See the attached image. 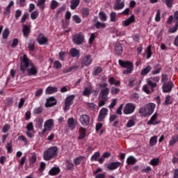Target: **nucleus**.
I'll use <instances>...</instances> for the list:
<instances>
[{"label": "nucleus", "instance_id": "f257e3e1", "mask_svg": "<svg viewBox=\"0 0 178 178\" xmlns=\"http://www.w3.org/2000/svg\"><path fill=\"white\" fill-rule=\"evenodd\" d=\"M20 70L22 73H24V72L26 71L28 76H37V73H38L37 67H35L34 63L27 58L26 54L20 58Z\"/></svg>", "mask_w": 178, "mask_h": 178}, {"label": "nucleus", "instance_id": "f03ea898", "mask_svg": "<svg viewBox=\"0 0 178 178\" xmlns=\"http://www.w3.org/2000/svg\"><path fill=\"white\" fill-rule=\"evenodd\" d=\"M159 76H154V77H150L147 79V85L143 86V90L146 92V94H151L152 91H154V88L156 87V83L159 81ZM150 87L152 88V90H149L148 88Z\"/></svg>", "mask_w": 178, "mask_h": 178}, {"label": "nucleus", "instance_id": "7ed1b4c3", "mask_svg": "<svg viewBox=\"0 0 178 178\" xmlns=\"http://www.w3.org/2000/svg\"><path fill=\"white\" fill-rule=\"evenodd\" d=\"M58 155V147H51L44 152L43 158L44 161H50Z\"/></svg>", "mask_w": 178, "mask_h": 178}, {"label": "nucleus", "instance_id": "20e7f679", "mask_svg": "<svg viewBox=\"0 0 178 178\" xmlns=\"http://www.w3.org/2000/svg\"><path fill=\"white\" fill-rule=\"evenodd\" d=\"M118 63L122 67L126 69L123 71V74H130L133 72V63L131 62L119 60Z\"/></svg>", "mask_w": 178, "mask_h": 178}, {"label": "nucleus", "instance_id": "39448f33", "mask_svg": "<svg viewBox=\"0 0 178 178\" xmlns=\"http://www.w3.org/2000/svg\"><path fill=\"white\" fill-rule=\"evenodd\" d=\"M72 41L76 45H81L85 41V36L83 33H79L73 35Z\"/></svg>", "mask_w": 178, "mask_h": 178}, {"label": "nucleus", "instance_id": "423d86ee", "mask_svg": "<svg viewBox=\"0 0 178 178\" xmlns=\"http://www.w3.org/2000/svg\"><path fill=\"white\" fill-rule=\"evenodd\" d=\"M136 111V105L131 103H127L124 107L123 113L124 115H131Z\"/></svg>", "mask_w": 178, "mask_h": 178}, {"label": "nucleus", "instance_id": "0eeeda50", "mask_svg": "<svg viewBox=\"0 0 178 178\" xmlns=\"http://www.w3.org/2000/svg\"><path fill=\"white\" fill-rule=\"evenodd\" d=\"M54 124L52 119L46 120L44 124V129H42V133H47V131L51 130V129H54Z\"/></svg>", "mask_w": 178, "mask_h": 178}, {"label": "nucleus", "instance_id": "6e6552de", "mask_svg": "<svg viewBox=\"0 0 178 178\" xmlns=\"http://www.w3.org/2000/svg\"><path fill=\"white\" fill-rule=\"evenodd\" d=\"M74 99V95H70L65 99V108H64L65 112H66V111H68L69 108L72 106V105L73 104Z\"/></svg>", "mask_w": 178, "mask_h": 178}, {"label": "nucleus", "instance_id": "1a4fd4ad", "mask_svg": "<svg viewBox=\"0 0 178 178\" xmlns=\"http://www.w3.org/2000/svg\"><path fill=\"white\" fill-rule=\"evenodd\" d=\"M108 112L109 111L108 110V108H102L99 113V115L97 118L98 121L102 122V120H104V119H105L106 116H108Z\"/></svg>", "mask_w": 178, "mask_h": 178}, {"label": "nucleus", "instance_id": "9d476101", "mask_svg": "<svg viewBox=\"0 0 178 178\" xmlns=\"http://www.w3.org/2000/svg\"><path fill=\"white\" fill-rule=\"evenodd\" d=\"M37 41L40 45H47L48 44V38L42 33L38 35Z\"/></svg>", "mask_w": 178, "mask_h": 178}, {"label": "nucleus", "instance_id": "9b49d317", "mask_svg": "<svg viewBox=\"0 0 178 178\" xmlns=\"http://www.w3.org/2000/svg\"><path fill=\"white\" fill-rule=\"evenodd\" d=\"M79 120L83 126H88L90 124V116L88 115H81Z\"/></svg>", "mask_w": 178, "mask_h": 178}, {"label": "nucleus", "instance_id": "f8f14e48", "mask_svg": "<svg viewBox=\"0 0 178 178\" xmlns=\"http://www.w3.org/2000/svg\"><path fill=\"white\" fill-rule=\"evenodd\" d=\"M82 65L84 66H90L92 63V58H91V55H86L82 58Z\"/></svg>", "mask_w": 178, "mask_h": 178}, {"label": "nucleus", "instance_id": "ddd939ff", "mask_svg": "<svg viewBox=\"0 0 178 178\" xmlns=\"http://www.w3.org/2000/svg\"><path fill=\"white\" fill-rule=\"evenodd\" d=\"M136 22V18L134 17V15H132L127 19L122 22V24L124 27H127V26H130L131 23H134Z\"/></svg>", "mask_w": 178, "mask_h": 178}, {"label": "nucleus", "instance_id": "4468645a", "mask_svg": "<svg viewBox=\"0 0 178 178\" xmlns=\"http://www.w3.org/2000/svg\"><path fill=\"white\" fill-rule=\"evenodd\" d=\"M139 113H140V115L142 116H144L145 118H147V116H151V114L149 113V111L147 106L141 107L139 110Z\"/></svg>", "mask_w": 178, "mask_h": 178}, {"label": "nucleus", "instance_id": "2eb2a0df", "mask_svg": "<svg viewBox=\"0 0 178 178\" xmlns=\"http://www.w3.org/2000/svg\"><path fill=\"white\" fill-rule=\"evenodd\" d=\"M173 87V83L172 82H168L163 85V92H170Z\"/></svg>", "mask_w": 178, "mask_h": 178}, {"label": "nucleus", "instance_id": "dca6fc26", "mask_svg": "<svg viewBox=\"0 0 178 178\" xmlns=\"http://www.w3.org/2000/svg\"><path fill=\"white\" fill-rule=\"evenodd\" d=\"M56 104V100L54 97H49L47 99V102L45 104L46 108H51V106H54V105Z\"/></svg>", "mask_w": 178, "mask_h": 178}, {"label": "nucleus", "instance_id": "f3484780", "mask_svg": "<svg viewBox=\"0 0 178 178\" xmlns=\"http://www.w3.org/2000/svg\"><path fill=\"white\" fill-rule=\"evenodd\" d=\"M100 95L102 99H108V95H109V88L102 89Z\"/></svg>", "mask_w": 178, "mask_h": 178}, {"label": "nucleus", "instance_id": "a211bd4d", "mask_svg": "<svg viewBox=\"0 0 178 178\" xmlns=\"http://www.w3.org/2000/svg\"><path fill=\"white\" fill-rule=\"evenodd\" d=\"M124 8V2H120V0H116L115 4L114 6V9L115 10H119L120 9H123Z\"/></svg>", "mask_w": 178, "mask_h": 178}, {"label": "nucleus", "instance_id": "6ab92c4d", "mask_svg": "<svg viewBox=\"0 0 178 178\" xmlns=\"http://www.w3.org/2000/svg\"><path fill=\"white\" fill-rule=\"evenodd\" d=\"M67 124L71 130H73L76 127V120L73 118H70L67 120Z\"/></svg>", "mask_w": 178, "mask_h": 178}, {"label": "nucleus", "instance_id": "aec40b11", "mask_svg": "<svg viewBox=\"0 0 178 178\" xmlns=\"http://www.w3.org/2000/svg\"><path fill=\"white\" fill-rule=\"evenodd\" d=\"M70 55L72 56V58H79L80 56V51L73 48L70 50Z\"/></svg>", "mask_w": 178, "mask_h": 178}, {"label": "nucleus", "instance_id": "412c9836", "mask_svg": "<svg viewBox=\"0 0 178 178\" xmlns=\"http://www.w3.org/2000/svg\"><path fill=\"white\" fill-rule=\"evenodd\" d=\"M120 166V162H113L108 165L107 168L109 170H114V169H118Z\"/></svg>", "mask_w": 178, "mask_h": 178}, {"label": "nucleus", "instance_id": "4be33fe9", "mask_svg": "<svg viewBox=\"0 0 178 178\" xmlns=\"http://www.w3.org/2000/svg\"><path fill=\"white\" fill-rule=\"evenodd\" d=\"M156 118H158V114L154 113L150 120L147 122V124H158L159 122H156Z\"/></svg>", "mask_w": 178, "mask_h": 178}, {"label": "nucleus", "instance_id": "5701e85b", "mask_svg": "<svg viewBox=\"0 0 178 178\" xmlns=\"http://www.w3.org/2000/svg\"><path fill=\"white\" fill-rule=\"evenodd\" d=\"M115 51L117 55H122V54H123V47L120 43L116 44Z\"/></svg>", "mask_w": 178, "mask_h": 178}, {"label": "nucleus", "instance_id": "b1692460", "mask_svg": "<svg viewBox=\"0 0 178 178\" xmlns=\"http://www.w3.org/2000/svg\"><path fill=\"white\" fill-rule=\"evenodd\" d=\"M156 106V105L154 103H149L146 105V107H147V110H149V113H150V115H152V113H154V111Z\"/></svg>", "mask_w": 178, "mask_h": 178}, {"label": "nucleus", "instance_id": "393cba45", "mask_svg": "<svg viewBox=\"0 0 178 178\" xmlns=\"http://www.w3.org/2000/svg\"><path fill=\"white\" fill-rule=\"evenodd\" d=\"M60 172V170L58 167H53L49 171V175L50 176H55L58 175Z\"/></svg>", "mask_w": 178, "mask_h": 178}, {"label": "nucleus", "instance_id": "a878e982", "mask_svg": "<svg viewBox=\"0 0 178 178\" xmlns=\"http://www.w3.org/2000/svg\"><path fill=\"white\" fill-rule=\"evenodd\" d=\"M86 138V129L81 127L79 129V136L78 137V140H83Z\"/></svg>", "mask_w": 178, "mask_h": 178}, {"label": "nucleus", "instance_id": "bb28decb", "mask_svg": "<svg viewBox=\"0 0 178 178\" xmlns=\"http://www.w3.org/2000/svg\"><path fill=\"white\" fill-rule=\"evenodd\" d=\"M58 91V88L56 87H52V86H49L47 88L45 92L46 94H54V92H56Z\"/></svg>", "mask_w": 178, "mask_h": 178}, {"label": "nucleus", "instance_id": "cd10ccee", "mask_svg": "<svg viewBox=\"0 0 178 178\" xmlns=\"http://www.w3.org/2000/svg\"><path fill=\"white\" fill-rule=\"evenodd\" d=\"M136 162H137V159H136L133 156H130L127 159V165H134Z\"/></svg>", "mask_w": 178, "mask_h": 178}, {"label": "nucleus", "instance_id": "c85d7f7f", "mask_svg": "<svg viewBox=\"0 0 178 178\" xmlns=\"http://www.w3.org/2000/svg\"><path fill=\"white\" fill-rule=\"evenodd\" d=\"M161 70L162 67L157 64L154 66V70L152 71V74H159V73H161Z\"/></svg>", "mask_w": 178, "mask_h": 178}, {"label": "nucleus", "instance_id": "c756f323", "mask_svg": "<svg viewBox=\"0 0 178 178\" xmlns=\"http://www.w3.org/2000/svg\"><path fill=\"white\" fill-rule=\"evenodd\" d=\"M151 70H152V67L151 66L148 65L147 67H146L143 70H142L140 74L142 76H145V74H148V73H149V72H151Z\"/></svg>", "mask_w": 178, "mask_h": 178}, {"label": "nucleus", "instance_id": "7c9ffc66", "mask_svg": "<svg viewBox=\"0 0 178 178\" xmlns=\"http://www.w3.org/2000/svg\"><path fill=\"white\" fill-rule=\"evenodd\" d=\"M84 159H86V157H84V156L76 157L74 160V165H76V166H77V165H80V163H81L83 162V161H84Z\"/></svg>", "mask_w": 178, "mask_h": 178}, {"label": "nucleus", "instance_id": "2f4dec72", "mask_svg": "<svg viewBox=\"0 0 178 178\" xmlns=\"http://www.w3.org/2000/svg\"><path fill=\"white\" fill-rule=\"evenodd\" d=\"M79 3H80V0H72L70 8L72 9V10H74V9H76V8L79 6Z\"/></svg>", "mask_w": 178, "mask_h": 178}, {"label": "nucleus", "instance_id": "473e14b6", "mask_svg": "<svg viewBox=\"0 0 178 178\" xmlns=\"http://www.w3.org/2000/svg\"><path fill=\"white\" fill-rule=\"evenodd\" d=\"M23 34L25 37H29V34H30V28L27 26V25H23Z\"/></svg>", "mask_w": 178, "mask_h": 178}, {"label": "nucleus", "instance_id": "72a5a7b5", "mask_svg": "<svg viewBox=\"0 0 178 178\" xmlns=\"http://www.w3.org/2000/svg\"><path fill=\"white\" fill-rule=\"evenodd\" d=\"M13 5H14L13 1H10L9 3V4L7 6V7L5 8L3 14L4 15H9V13H10V8H12V6H13Z\"/></svg>", "mask_w": 178, "mask_h": 178}, {"label": "nucleus", "instance_id": "f704fd0d", "mask_svg": "<svg viewBox=\"0 0 178 178\" xmlns=\"http://www.w3.org/2000/svg\"><path fill=\"white\" fill-rule=\"evenodd\" d=\"M158 137L157 136H153L149 140V145L150 147H154L158 142Z\"/></svg>", "mask_w": 178, "mask_h": 178}, {"label": "nucleus", "instance_id": "c9c22d12", "mask_svg": "<svg viewBox=\"0 0 178 178\" xmlns=\"http://www.w3.org/2000/svg\"><path fill=\"white\" fill-rule=\"evenodd\" d=\"M178 141V135H175L172 137V138L170 140L169 145L172 146L175 145V143Z\"/></svg>", "mask_w": 178, "mask_h": 178}, {"label": "nucleus", "instance_id": "e433bc0d", "mask_svg": "<svg viewBox=\"0 0 178 178\" xmlns=\"http://www.w3.org/2000/svg\"><path fill=\"white\" fill-rule=\"evenodd\" d=\"M149 164L152 165V166H158V165H159V158L152 159L150 161Z\"/></svg>", "mask_w": 178, "mask_h": 178}, {"label": "nucleus", "instance_id": "4c0bfd02", "mask_svg": "<svg viewBox=\"0 0 178 178\" xmlns=\"http://www.w3.org/2000/svg\"><path fill=\"white\" fill-rule=\"evenodd\" d=\"M99 19L102 22H106V14L103 11L99 13Z\"/></svg>", "mask_w": 178, "mask_h": 178}, {"label": "nucleus", "instance_id": "58836bf2", "mask_svg": "<svg viewBox=\"0 0 178 178\" xmlns=\"http://www.w3.org/2000/svg\"><path fill=\"white\" fill-rule=\"evenodd\" d=\"M95 26L96 29H105V27H106V24H105L104 23H102V22H97L95 24Z\"/></svg>", "mask_w": 178, "mask_h": 178}, {"label": "nucleus", "instance_id": "ea45409f", "mask_svg": "<svg viewBox=\"0 0 178 178\" xmlns=\"http://www.w3.org/2000/svg\"><path fill=\"white\" fill-rule=\"evenodd\" d=\"M135 125H136V121L134 120V119H130L127 122V127L128 128L133 127V126H135Z\"/></svg>", "mask_w": 178, "mask_h": 178}, {"label": "nucleus", "instance_id": "a19ab883", "mask_svg": "<svg viewBox=\"0 0 178 178\" xmlns=\"http://www.w3.org/2000/svg\"><path fill=\"white\" fill-rule=\"evenodd\" d=\"M91 91H92V89L91 88H86L83 92V95L85 97H87L91 94Z\"/></svg>", "mask_w": 178, "mask_h": 178}, {"label": "nucleus", "instance_id": "79ce46f5", "mask_svg": "<svg viewBox=\"0 0 178 178\" xmlns=\"http://www.w3.org/2000/svg\"><path fill=\"white\" fill-rule=\"evenodd\" d=\"M74 69H77V66L68 67L63 70V73H70Z\"/></svg>", "mask_w": 178, "mask_h": 178}, {"label": "nucleus", "instance_id": "37998d69", "mask_svg": "<svg viewBox=\"0 0 178 178\" xmlns=\"http://www.w3.org/2000/svg\"><path fill=\"white\" fill-rule=\"evenodd\" d=\"M29 162H31V163H35V162H37V155L35 154H32L30 157H29Z\"/></svg>", "mask_w": 178, "mask_h": 178}, {"label": "nucleus", "instance_id": "c03bdc74", "mask_svg": "<svg viewBox=\"0 0 178 178\" xmlns=\"http://www.w3.org/2000/svg\"><path fill=\"white\" fill-rule=\"evenodd\" d=\"M2 35H3V38L4 40H6V38L9 37V29L6 28L3 31Z\"/></svg>", "mask_w": 178, "mask_h": 178}, {"label": "nucleus", "instance_id": "a18cd8bd", "mask_svg": "<svg viewBox=\"0 0 178 178\" xmlns=\"http://www.w3.org/2000/svg\"><path fill=\"white\" fill-rule=\"evenodd\" d=\"M66 167L68 169V170H73L74 166H73V163L72 162V161H67Z\"/></svg>", "mask_w": 178, "mask_h": 178}, {"label": "nucleus", "instance_id": "49530a36", "mask_svg": "<svg viewBox=\"0 0 178 178\" xmlns=\"http://www.w3.org/2000/svg\"><path fill=\"white\" fill-rule=\"evenodd\" d=\"M99 152H95L90 158V161L92 162H94V161H97V159H98V158L99 157Z\"/></svg>", "mask_w": 178, "mask_h": 178}, {"label": "nucleus", "instance_id": "de8ad7c7", "mask_svg": "<svg viewBox=\"0 0 178 178\" xmlns=\"http://www.w3.org/2000/svg\"><path fill=\"white\" fill-rule=\"evenodd\" d=\"M44 4H45V0H38V6L40 9H44Z\"/></svg>", "mask_w": 178, "mask_h": 178}, {"label": "nucleus", "instance_id": "09e8293b", "mask_svg": "<svg viewBox=\"0 0 178 178\" xmlns=\"http://www.w3.org/2000/svg\"><path fill=\"white\" fill-rule=\"evenodd\" d=\"M163 2H165L168 8H172L173 5V0H163Z\"/></svg>", "mask_w": 178, "mask_h": 178}, {"label": "nucleus", "instance_id": "8fccbe9b", "mask_svg": "<svg viewBox=\"0 0 178 178\" xmlns=\"http://www.w3.org/2000/svg\"><path fill=\"white\" fill-rule=\"evenodd\" d=\"M42 113V107H38L33 109V114L34 115H38L40 113Z\"/></svg>", "mask_w": 178, "mask_h": 178}, {"label": "nucleus", "instance_id": "3c124183", "mask_svg": "<svg viewBox=\"0 0 178 178\" xmlns=\"http://www.w3.org/2000/svg\"><path fill=\"white\" fill-rule=\"evenodd\" d=\"M82 15L83 17H87V16L90 15V10L88 8H83Z\"/></svg>", "mask_w": 178, "mask_h": 178}, {"label": "nucleus", "instance_id": "603ef678", "mask_svg": "<svg viewBox=\"0 0 178 178\" xmlns=\"http://www.w3.org/2000/svg\"><path fill=\"white\" fill-rule=\"evenodd\" d=\"M146 54H147V59H149V58L152 56V53L151 51V47H147L146 49Z\"/></svg>", "mask_w": 178, "mask_h": 178}, {"label": "nucleus", "instance_id": "864d4df0", "mask_svg": "<svg viewBox=\"0 0 178 178\" xmlns=\"http://www.w3.org/2000/svg\"><path fill=\"white\" fill-rule=\"evenodd\" d=\"M177 29H178V25L177 24H175V25L172 27V28H170L169 30H168V33H176V31H177Z\"/></svg>", "mask_w": 178, "mask_h": 178}, {"label": "nucleus", "instance_id": "5fc2aeb1", "mask_svg": "<svg viewBox=\"0 0 178 178\" xmlns=\"http://www.w3.org/2000/svg\"><path fill=\"white\" fill-rule=\"evenodd\" d=\"M120 92V89L118 88L112 87L111 89V92L113 95L119 94Z\"/></svg>", "mask_w": 178, "mask_h": 178}, {"label": "nucleus", "instance_id": "6e6d98bb", "mask_svg": "<svg viewBox=\"0 0 178 178\" xmlns=\"http://www.w3.org/2000/svg\"><path fill=\"white\" fill-rule=\"evenodd\" d=\"M39 13L38 11H34L31 14V19L35 20L38 17Z\"/></svg>", "mask_w": 178, "mask_h": 178}, {"label": "nucleus", "instance_id": "4d7b16f0", "mask_svg": "<svg viewBox=\"0 0 178 178\" xmlns=\"http://www.w3.org/2000/svg\"><path fill=\"white\" fill-rule=\"evenodd\" d=\"M26 130L27 131H32V130H34V125L33 124V122H29L26 125Z\"/></svg>", "mask_w": 178, "mask_h": 178}, {"label": "nucleus", "instance_id": "13d9d810", "mask_svg": "<svg viewBox=\"0 0 178 178\" xmlns=\"http://www.w3.org/2000/svg\"><path fill=\"white\" fill-rule=\"evenodd\" d=\"M170 104H172V99L170 98V96L167 95L165 97V102H164V105H169Z\"/></svg>", "mask_w": 178, "mask_h": 178}, {"label": "nucleus", "instance_id": "bf43d9fd", "mask_svg": "<svg viewBox=\"0 0 178 178\" xmlns=\"http://www.w3.org/2000/svg\"><path fill=\"white\" fill-rule=\"evenodd\" d=\"M101 72H102V68H101V67H97L93 72V76H98Z\"/></svg>", "mask_w": 178, "mask_h": 178}, {"label": "nucleus", "instance_id": "052dcab7", "mask_svg": "<svg viewBox=\"0 0 178 178\" xmlns=\"http://www.w3.org/2000/svg\"><path fill=\"white\" fill-rule=\"evenodd\" d=\"M34 44H35V42H34V40H31L30 43L28 44V48L31 51H34Z\"/></svg>", "mask_w": 178, "mask_h": 178}, {"label": "nucleus", "instance_id": "680f3d73", "mask_svg": "<svg viewBox=\"0 0 178 178\" xmlns=\"http://www.w3.org/2000/svg\"><path fill=\"white\" fill-rule=\"evenodd\" d=\"M161 21V10H158L155 16V22Z\"/></svg>", "mask_w": 178, "mask_h": 178}, {"label": "nucleus", "instance_id": "e2e57ef3", "mask_svg": "<svg viewBox=\"0 0 178 178\" xmlns=\"http://www.w3.org/2000/svg\"><path fill=\"white\" fill-rule=\"evenodd\" d=\"M58 5H59L58 1L53 0L51 3V9H56Z\"/></svg>", "mask_w": 178, "mask_h": 178}, {"label": "nucleus", "instance_id": "0e129e2a", "mask_svg": "<svg viewBox=\"0 0 178 178\" xmlns=\"http://www.w3.org/2000/svg\"><path fill=\"white\" fill-rule=\"evenodd\" d=\"M42 92H44V90H42V88H39L38 90H36L35 96L41 97V95H42Z\"/></svg>", "mask_w": 178, "mask_h": 178}, {"label": "nucleus", "instance_id": "69168bd1", "mask_svg": "<svg viewBox=\"0 0 178 178\" xmlns=\"http://www.w3.org/2000/svg\"><path fill=\"white\" fill-rule=\"evenodd\" d=\"M174 22L178 26V11L174 13Z\"/></svg>", "mask_w": 178, "mask_h": 178}, {"label": "nucleus", "instance_id": "338daca9", "mask_svg": "<svg viewBox=\"0 0 178 178\" xmlns=\"http://www.w3.org/2000/svg\"><path fill=\"white\" fill-rule=\"evenodd\" d=\"M94 40H95V33H91L89 38V44H92Z\"/></svg>", "mask_w": 178, "mask_h": 178}, {"label": "nucleus", "instance_id": "774afa93", "mask_svg": "<svg viewBox=\"0 0 178 178\" xmlns=\"http://www.w3.org/2000/svg\"><path fill=\"white\" fill-rule=\"evenodd\" d=\"M87 108L89 109H95V104L94 103H86Z\"/></svg>", "mask_w": 178, "mask_h": 178}]
</instances>
